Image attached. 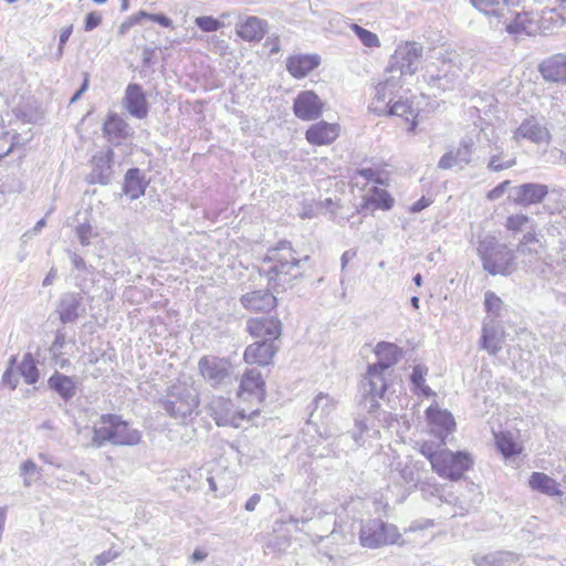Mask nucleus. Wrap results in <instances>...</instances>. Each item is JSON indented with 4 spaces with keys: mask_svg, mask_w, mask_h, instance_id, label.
I'll return each mask as SVG.
<instances>
[{
    "mask_svg": "<svg viewBox=\"0 0 566 566\" xmlns=\"http://www.w3.org/2000/svg\"><path fill=\"white\" fill-rule=\"evenodd\" d=\"M418 450L429 460L433 472L450 481L460 480L474 463L472 454L467 451L437 450L433 443L428 441L418 443Z\"/></svg>",
    "mask_w": 566,
    "mask_h": 566,
    "instance_id": "obj_1",
    "label": "nucleus"
},
{
    "mask_svg": "<svg viewBox=\"0 0 566 566\" xmlns=\"http://www.w3.org/2000/svg\"><path fill=\"white\" fill-rule=\"evenodd\" d=\"M262 270L268 276L269 285L274 291L285 290L286 285L300 275L298 259L291 245L282 242L269 251Z\"/></svg>",
    "mask_w": 566,
    "mask_h": 566,
    "instance_id": "obj_2",
    "label": "nucleus"
},
{
    "mask_svg": "<svg viewBox=\"0 0 566 566\" xmlns=\"http://www.w3.org/2000/svg\"><path fill=\"white\" fill-rule=\"evenodd\" d=\"M478 255L484 271L491 275L509 276L516 270L515 252L492 235L479 241Z\"/></svg>",
    "mask_w": 566,
    "mask_h": 566,
    "instance_id": "obj_3",
    "label": "nucleus"
},
{
    "mask_svg": "<svg viewBox=\"0 0 566 566\" xmlns=\"http://www.w3.org/2000/svg\"><path fill=\"white\" fill-rule=\"evenodd\" d=\"M423 54V46L416 41H402L397 44L389 57L387 72L398 71V77L417 73Z\"/></svg>",
    "mask_w": 566,
    "mask_h": 566,
    "instance_id": "obj_4",
    "label": "nucleus"
},
{
    "mask_svg": "<svg viewBox=\"0 0 566 566\" xmlns=\"http://www.w3.org/2000/svg\"><path fill=\"white\" fill-rule=\"evenodd\" d=\"M400 538L398 528L381 520H369L365 522L359 532V543L367 548L397 544Z\"/></svg>",
    "mask_w": 566,
    "mask_h": 566,
    "instance_id": "obj_5",
    "label": "nucleus"
},
{
    "mask_svg": "<svg viewBox=\"0 0 566 566\" xmlns=\"http://www.w3.org/2000/svg\"><path fill=\"white\" fill-rule=\"evenodd\" d=\"M402 87L400 77L389 75L379 81L374 88V96L369 103L368 109L378 115L384 116L388 113L389 107L397 99V94Z\"/></svg>",
    "mask_w": 566,
    "mask_h": 566,
    "instance_id": "obj_6",
    "label": "nucleus"
},
{
    "mask_svg": "<svg viewBox=\"0 0 566 566\" xmlns=\"http://www.w3.org/2000/svg\"><path fill=\"white\" fill-rule=\"evenodd\" d=\"M198 406L197 396L185 386H174L164 402L165 410L175 419L185 420Z\"/></svg>",
    "mask_w": 566,
    "mask_h": 566,
    "instance_id": "obj_7",
    "label": "nucleus"
},
{
    "mask_svg": "<svg viewBox=\"0 0 566 566\" xmlns=\"http://www.w3.org/2000/svg\"><path fill=\"white\" fill-rule=\"evenodd\" d=\"M492 28L504 30L513 36H535L538 34L539 27L536 24V14L528 11L513 12L502 18L499 24H492Z\"/></svg>",
    "mask_w": 566,
    "mask_h": 566,
    "instance_id": "obj_8",
    "label": "nucleus"
},
{
    "mask_svg": "<svg viewBox=\"0 0 566 566\" xmlns=\"http://www.w3.org/2000/svg\"><path fill=\"white\" fill-rule=\"evenodd\" d=\"M324 106V102L314 91L306 90L295 96L293 113L301 120H315L322 116Z\"/></svg>",
    "mask_w": 566,
    "mask_h": 566,
    "instance_id": "obj_9",
    "label": "nucleus"
},
{
    "mask_svg": "<svg viewBox=\"0 0 566 566\" xmlns=\"http://www.w3.org/2000/svg\"><path fill=\"white\" fill-rule=\"evenodd\" d=\"M426 419L430 432L441 440V444H444L446 437L455 429L452 413L439 407L438 403H432L426 410Z\"/></svg>",
    "mask_w": 566,
    "mask_h": 566,
    "instance_id": "obj_10",
    "label": "nucleus"
},
{
    "mask_svg": "<svg viewBox=\"0 0 566 566\" xmlns=\"http://www.w3.org/2000/svg\"><path fill=\"white\" fill-rule=\"evenodd\" d=\"M238 397L242 401L260 405L265 398V384L256 369H248L240 380Z\"/></svg>",
    "mask_w": 566,
    "mask_h": 566,
    "instance_id": "obj_11",
    "label": "nucleus"
},
{
    "mask_svg": "<svg viewBox=\"0 0 566 566\" xmlns=\"http://www.w3.org/2000/svg\"><path fill=\"white\" fill-rule=\"evenodd\" d=\"M385 116L399 117L405 123L407 133L415 135L419 123L420 108L413 98L399 96Z\"/></svg>",
    "mask_w": 566,
    "mask_h": 566,
    "instance_id": "obj_12",
    "label": "nucleus"
},
{
    "mask_svg": "<svg viewBox=\"0 0 566 566\" xmlns=\"http://www.w3.org/2000/svg\"><path fill=\"white\" fill-rule=\"evenodd\" d=\"M392 371L385 370L380 366L369 365L361 380V390L364 395L373 399L382 398L389 386V379Z\"/></svg>",
    "mask_w": 566,
    "mask_h": 566,
    "instance_id": "obj_13",
    "label": "nucleus"
},
{
    "mask_svg": "<svg viewBox=\"0 0 566 566\" xmlns=\"http://www.w3.org/2000/svg\"><path fill=\"white\" fill-rule=\"evenodd\" d=\"M395 206V198L384 186L371 185L365 190L361 202L358 207L359 212H374L376 210L388 211Z\"/></svg>",
    "mask_w": 566,
    "mask_h": 566,
    "instance_id": "obj_14",
    "label": "nucleus"
},
{
    "mask_svg": "<svg viewBox=\"0 0 566 566\" xmlns=\"http://www.w3.org/2000/svg\"><path fill=\"white\" fill-rule=\"evenodd\" d=\"M200 374L212 386L221 384L231 374V363L228 359L206 356L198 364Z\"/></svg>",
    "mask_w": 566,
    "mask_h": 566,
    "instance_id": "obj_15",
    "label": "nucleus"
},
{
    "mask_svg": "<svg viewBox=\"0 0 566 566\" xmlns=\"http://www.w3.org/2000/svg\"><path fill=\"white\" fill-rule=\"evenodd\" d=\"M505 336V329L500 321L483 319L480 347L490 355H495L502 349Z\"/></svg>",
    "mask_w": 566,
    "mask_h": 566,
    "instance_id": "obj_16",
    "label": "nucleus"
},
{
    "mask_svg": "<svg viewBox=\"0 0 566 566\" xmlns=\"http://www.w3.org/2000/svg\"><path fill=\"white\" fill-rule=\"evenodd\" d=\"M113 422L114 416L107 415L102 417L101 423L98 426H95L94 428L86 427L82 430H78L81 443L84 447L98 448L106 441L112 442Z\"/></svg>",
    "mask_w": 566,
    "mask_h": 566,
    "instance_id": "obj_17",
    "label": "nucleus"
},
{
    "mask_svg": "<svg viewBox=\"0 0 566 566\" xmlns=\"http://www.w3.org/2000/svg\"><path fill=\"white\" fill-rule=\"evenodd\" d=\"M340 134V126L337 123L325 120L311 125L305 132V139L314 146L331 145Z\"/></svg>",
    "mask_w": 566,
    "mask_h": 566,
    "instance_id": "obj_18",
    "label": "nucleus"
},
{
    "mask_svg": "<svg viewBox=\"0 0 566 566\" xmlns=\"http://www.w3.org/2000/svg\"><path fill=\"white\" fill-rule=\"evenodd\" d=\"M548 193V187L543 184L527 182L513 188L510 199L521 206L542 202Z\"/></svg>",
    "mask_w": 566,
    "mask_h": 566,
    "instance_id": "obj_19",
    "label": "nucleus"
},
{
    "mask_svg": "<svg viewBox=\"0 0 566 566\" xmlns=\"http://www.w3.org/2000/svg\"><path fill=\"white\" fill-rule=\"evenodd\" d=\"M474 143L472 139H462L455 149L447 151L439 160L438 166L441 169L453 167L463 168L472 160Z\"/></svg>",
    "mask_w": 566,
    "mask_h": 566,
    "instance_id": "obj_20",
    "label": "nucleus"
},
{
    "mask_svg": "<svg viewBox=\"0 0 566 566\" xmlns=\"http://www.w3.org/2000/svg\"><path fill=\"white\" fill-rule=\"evenodd\" d=\"M113 150H102L97 153L92 159V171L87 176L90 184L106 185L109 182L112 177V161Z\"/></svg>",
    "mask_w": 566,
    "mask_h": 566,
    "instance_id": "obj_21",
    "label": "nucleus"
},
{
    "mask_svg": "<svg viewBox=\"0 0 566 566\" xmlns=\"http://www.w3.org/2000/svg\"><path fill=\"white\" fill-rule=\"evenodd\" d=\"M248 329L255 338L273 342L282 332V324L277 318H253L248 322Z\"/></svg>",
    "mask_w": 566,
    "mask_h": 566,
    "instance_id": "obj_22",
    "label": "nucleus"
},
{
    "mask_svg": "<svg viewBox=\"0 0 566 566\" xmlns=\"http://www.w3.org/2000/svg\"><path fill=\"white\" fill-rule=\"evenodd\" d=\"M276 353L273 342L260 340L249 345L244 352V361L250 365L266 366Z\"/></svg>",
    "mask_w": 566,
    "mask_h": 566,
    "instance_id": "obj_23",
    "label": "nucleus"
},
{
    "mask_svg": "<svg viewBox=\"0 0 566 566\" xmlns=\"http://www.w3.org/2000/svg\"><path fill=\"white\" fill-rule=\"evenodd\" d=\"M321 63L318 54H294L286 59V70L294 78H303Z\"/></svg>",
    "mask_w": 566,
    "mask_h": 566,
    "instance_id": "obj_24",
    "label": "nucleus"
},
{
    "mask_svg": "<svg viewBox=\"0 0 566 566\" xmlns=\"http://www.w3.org/2000/svg\"><path fill=\"white\" fill-rule=\"evenodd\" d=\"M523 138L536 144L548 143L551 134L546 127L539 125L534 118H527L513 133L515 142Z\"/></svg>",
    "mask_w": 566,
    "mask_h": 566,
    "instance_id": "obj_25",
    "label": "nucleus"
},
{
    "mask_svg": "<svg viewBox=\"0 0 566 566\" xmlns=\"http://www.w3.org/2000/svg\"><path fill=\"white\" fill-rule=\"evenodd\" d=\"M470 3L489 18L491 27L510 13V0H470Z\"/></svg>",
    "mask_w": 566,
    "mask_h": 566,
    "instance_id": "obj_26",
    "label": "nucleus"
},
{
    "mask_svg": "<svg viewBox=\"0 0 566 566\" xmlns=\"http://www.w3.org/2000/svg\"><path fill=\"white\" fill-rule=\"evenodd\" d=\"M539 73L548 82H566V54H554L538 66Z\"/></svg>",
    "mask_w": 566,
    "mask_h": 566,
    "instance_id": "obj_27",
    "label": "nucleus"
},
{
    "mask_svg": "<svg viewBox=\"0 0 566 566\" xmlns=\"http://www.w3.org/2000/svg\"><path fill=\"white\" fill-rule=\"evenodd\" d=\"M390 468L392 471H397L400 478L406 483H415L418 484L420 481V474L424 470V464L420 461H416L411 458H407L405 461H401L398 455H392V461L390 462Z\"/></svg>",
    "mask_w": 566,
    "mask_h": 566,
    "instance_id": "obj_28",
    "label": "nucleus"
},
{
    "mask_svg": "<svg viewBox=\"0 0 566 566\" xmlns=\"http://www.w3.org/2000/svg\"><path fill=\"white\" fill-rule=\"evenodd\" d=\"M235 32L244 41L258 42L266 33V22L256 17H248L237 24Z\"/></svg>",
    "mask_w": 566,
    "mask_h": 566,
    "instance_id": "obj_29",
    "label": "nucleus"
},
{
    "mask_svg": "<svg viewBox=\"0 0 566 566\" xmlns=\"http://www.w3.org/2000/svg\"><path fill=\"white\" fill-rule=\"evenodd\" d=\"M142 440V432L114 416L112 443L118 446H136Z\"/></svg>",
    "mask_w": 566,
    "mask_h": 566,
    "instance_id": "obj_30",
    "label": "nucleus"
},
{
    "mask_svg": "<svg viewBox=\"0 0 566 566\" xmlns=\"http://www.w3.org/2000/svg\"><path fill=\"white\" fill-rule=\"evenodd\" d=\"M241 304L252 312H269L276 306V298L271 293L259 290L242 295Z\"/></svg>",
    "mask_w": 566,
    "mask_h": 566,
    "instance_id": "obj_31",
    "label": "nucleus"
},
{
    "mask_svg": "<svg viewBox=\"0 0 566 566\" xmlns=\"http://www.w3.org/2000/svg\"><path fill=\"white\" fill-rule=\"evenodd\" d=\"M125 105L130 115L144 118L147 115V102L142 87L129 84L126 88Z\"/></svg>",
    "mask_w": 566,
    "mask_h": 566,
    "instance_id": "obj_32",
    "label": "nucleus"
},
{
    "mask_svg": "<svg viewBox=\"0 0 566 566\" xmlns=\"http://www.w3.org/2000/svg\"><path fill=\"white\" fill-rule=\"evenodd\" d=\"M374 353L377 357V363L371 366H380L388 371H392L391 367L398 363L401 356L400 348L396 344L388 342L378 343Z\"/></svg>",
    "mask_w": 566,
    "mask_h": 566,
    "instance_id": "obj_33",
    "label": "nucleus"
},
{
    "mask_svg": "<svg viewBox=\"0 0 566 566\" xmlns=\"http://www.w3.org/2000/svg\"><path fill=\"white\" fill-rule=\"evenodd\" d=\"M231 403L226 400L214 402L213 415L218 426H231L238 428L241 421L247 418L244 411L237 412L230 410Z\"/></svg>",
    "mask_w": 566,
    "mask_h": 566,
    "instance_id": "obj_34",
    "label": "nucleus"
},
{
    "mask_svg": "<svg viewBox=\"0 0 566 566\" xmlns=\"http://www.w3.org/2000/svg\"><path fill=\"white\" fill-rule=\"evenodd\" d=\"M103 133L109 142H119L130 135V128L120 116L111 112L104 122Z\"/></svg>",
    "mask_w": 566,
    "mask_h": 566,
    "instance_id": "obj_35",
    "label": "nucleus"
},
{
    "mask_svg": "<svg viewBox=\"0 0 566 566\" xmlns=\"http://www.w3.org/2000/svg\"><path fill=\"white\" fill-rule=\"evenodd\" d=\"M82 306V297L75 293L64 294L59 303L57 313L63 324L73 323L78 317V310Z\"/></svg>",
    "mask_w": 566,
    "mask_h": 566,
    "instance_id": "obj_36",
    "label": "nucleus"
},
{
    "mask_svg": "<svg viewBox=\"0 0 566 566\" xmlns=\"http://www.w3.org/2000/svg\"><path fill=\"white\" fill-rule=\"evenodd\" d=\"M50 389L59 394L64 400L71 399L76 392V381L73 377L55 371L48 380Z\"/></svg>",
    "mask_w": 566,
    "mask_h": 566,
    "instance_id": "obj_37",
    "label": "nucleus"
},
{
    "mask_svg": "<svg viewBox=\"0 0 566 566\" xmlns=\"http://www.w3.org/2000/svg\"><path fill=\"white\" fill-rule=\"evenodd\" d=\"M528 484L533 491L541 492L548 496L562 495L558 483L545 473L533 472L530 476Z\"/></svg>",
    "mask_w": 566,
    "mask_h": 566,
    "instance_id": "obj_38",
    "label": "nucleus"
},
{
    "mask_svg": "<svg viewBox=\"0 0 566 566\" xmlns=\"http://www.w3.org/2000/svg\"><path fill=\"white\" fill-rule=\"evenodd\" d=\"M566 23V17L557 8L545 9L539 15L536 14V24L539 27L538 34L553 31Z\"/></svg>",
    "mask_w": 566,
    "mask_h": 566,
    "instance_id": "obj_39",
    "label": "nucleus"
},
{
    "mask_svg": "<svg viewBox=\"0 0 566 566\" xmlns=\"http://www.w3.org/2000/svg\"><path fill=\"white\" fill-rule=\"evenodd\" d=\"M147 181L137 168L129 169L125 176L124 192L132 199H138L144 195Z\"/></svg>",
    "mask_w": 566,
    "mask_h": 566,
    "instance_id": "obj_40",
    "label": "nucleus"
},
{
    "mask_svg": "<svg viewBox=\"0 0 566 566\" xmlns=\"http://www.w3.org/2000/svg\"><path fill=\"white\" fill-rule=\"evenodd\" d=\"M336 400L326 395L318 394L313 400V409L310 415L312 422H323L335 409Z\"/></svg>",
    "mask_w": 566,
    "mask_h": 566,
    "instance_id": "obj_41",
    "label": "nucleus"
},
{
    "mask_svg": "<svg viewBox=\"0 0 566 566\" xmlns=\"http://www.w3.org/2000/svg\"><path fill=\"white\" fill-rule=\"evenodd\" d=\"M352 434L358 446H366L370 440L378 439L379 431L370 419H357Z\"/></svg>",
    "mask_w": 566,
    "mask_h": 566,
    "instance_id": "obj_42",
    "label": "nucleus"
},
{
    "mask_svg": "<svg viewBox=\"0 0 566 566\" xmlns=\"http://www.w3.org/2000/svg\"><path fill=\"white\" fill-rule=\"evenodd\" d=\"M428 368L424 365L418 364L413 367L410 375V381L413 386L412 391L416 395H422L426 397L434 396V392L426 385V377Z\"/></svg>",
    "mask_w": 566,
    "mask_h": 566,
    "instance_id": "obj_43",
    "label": "nucleus"
},
{
    "mask_svg": "<svg viewBox=\"0 0 566 566\" xmlns=\"http://www.w3.org/2000/svg\"><path fill=\"white\" fill-rule=\"evenodd\" d=\"M65 344V334L62 331H57L55 338L50 346V354L51 360L59 368H65L70 364V360L65 357V353L63 352Z\"/></svg>",
    "mask_w": 566,
    "mask_h": 566,
    "instance_id": "obj_44",
    "label": "nucleus"
},
{
    "mask_svg": "<svg viewBox=\"0 0 566 566\" xmlns=\"http://www.w3.org/2000/svg\"><path fill=\"white\" fill-rule=\"evenodd\" d=\"M356 175L376 186H387L389 184V172L378 166L358 168Z\"/></svg>",
    "mask_w": 566,
    "mask_h": 566,
    "instance_id": "obj_45",
    "label": "nucleus"
},
{
    "mask_svg": "<svg viewBox=\"0 0 566 566\" xmlns=\"http://www.w3.org/2000/svg\"><path fill=\"white\" fill-rule=\"evenodd\" d=\"M484 310L486 312V316L483 319H496L502 316L504 310V303L494 292L486 291L484 293L483 301Z\"/></svg>",
    "mask_w": 566,
    "mask_h": 566,
    "instance_id": "obj_46",
    "label": "nucleus"
},
{
    "mask_svg": "<svg viewBox=\"0 0 566 566\" xmlns=\"http://www.w3.org/2000/svg\"><path fill=\"white\" fill-rule=\"evenodd\" d=\"M495 442L500 452L505 457H512L522 452V446L516 442L509 432H500L495 436Z\"/></svg>",
    "mask_w": 566,
    "mask_h": 566,
    "instance_id": "obj_47",
    "label": "nucleus"
},
{
    "mask_svg": "<svg viewBox=\"0 0 566 566\" xmlns=\"http://www.w3.org/2000/svg\"><path fill=\"white\" fill-rule=\"evenodd\" d=\"M18 370L24 381L29 385H34L39 380L40 373L31 354H25L22 357V360L18 366Z\"/></svg>",
    "mask_w": 566,
    "mask_h": 566,
    "instance_id": "obj_48",
    "label": "nucleus"
},
{
    "mask_svg": "<svg viewBox=\"0 0 566 566\" xmlns=\"http://www.w3.org/2000/svg\"><path fill=\"white\" fill-rule=\"evenodd\" d=\"M349 29L355 33L363 46L369 50H377L381 46L380 39L376 33L360 27L357 23H352Z\"/></svg>",
    "mask_w": 566,
    "mask_h": 566,
    "instance_id": "obj_49",
    "label": "nucleus"
},
{
    "mask_svg": "<svg viewBox=\"0 0 566 566\" xmlns=\"http://www.w3.org/2000/svg\"><path fill=\"white\" fill-rule=\"evenodd\" d=\"M229 13H222L220 18H213L211 15H201L195 19L196 25L202 32H216L224 27V22L222 19L228 18Z\"/></svg>",
    "mask_w": 566,
    "mask_h": 566,
    "instance_id": "obj_50",
    "label": "nucleus"
},
{
    "mask_svg": "<svg viewBox=\"0 0 566 566\" xmlns=\"http://www.w3.org/2000/svg\"><path fill=\"white\" fill-rule=\"evenodd\" d=\"M20 475L24 486H31L40 478V468L32 460H25L20 465Z\"/></svg>",
    "mask_w": 566,
    "mask_h": 566,
    "instance_id": "obj_51",
    "label": "nucleus"
},
{
    "mask_svg": "<svg viewBox=\"0 0 566 566\" xmlns=\"http://www.w3.org/2000/svg\"><path fill=\"white\" fill-rule=\"evenodd\" d=\"M495 154H492L490 156L488 168L492 171H501L504 169H509L516 164V159L514 157H511L506 160H503V153L499 151V147L495 146Z\"/></svg>",
    "mask_w": 566,
    "mask_h": 566,
    "instance_id": "obj_52",
    "label": "nucleus"
},
{
    "mask_svg": "<svg viewBox=\"0 0 566 566\" xmlns=\"http://www.w3.org/2000/svg\"><path fill=\"white\" fill-rule=\"evenodd\" d=\"M532 224L531 219L523 213H515L510 217H507L505 227L507 230L513 232H521L525 229H528V227Z\"/></svg>",
    "mask_w": 566,
    "mask_h": 566,
    "instance_id": "obj_53",
    "label": "nucleus"
},
{
    "mask_svg": "<svg viewBox=\"0 0 566 566\" xmlns=\"http://www.w3.org/2000/svg\"><path fill=\"white\" fill-rule=\"evenodd\" d=\"M143 18H146V19H149L154 22H157L158 24L165 27V28H170L172 25V22L169 18H167L166 15L164 14H155V13H147L145 11H139L137 14H135L134 17H132V22L133 23H139L140 22V19Z\"/></svg>",
    "mask_w": 566,
    "mask_h": 566,
    "instance_id": "obj_54",
    "label": "nucleus"
},
{
    "mask_svg": "<svg viewBox=\"0 0 566 566\" xmlns=\"http://www.w3.org/2000/svg\"><path fill=\"white\" fill-rule=\"evenodd\" d=\"M416 486L419 488L424 497H440L442 493V488L431 480L420 481Z\"/></svg>",
    "mask_w": 566,
    "mask_h": 566,
    "instance_id": "obj_55",
    "label": "nucleus"
},
{
    "mask_svg": "<svg viewBox=\"0 0 566 566\" xmlns=\"http://www.w3.org/2000/svg\"><path fill=\"white\" fill-rule=\"evenodd\" d=\"M76 237L82 245H88L91 240L97 235L93 227L88 223H83L75 229Z\"/></svg>",
    "mask_w": 566,
    "mask_h": 566,
    "instance_id": "obj_56",
    "label": "nucleus"
},
{
    "mask_svg": "<svg viewBox=\"0 0 566 566\" xmlns=\"http://www.w3.org/2000/svg\"><path fill=\"white\" fill-rule=\"evenodd\" d=\"M499 566H517L522 560V556L513 552H497Z\"/></svg>",
    "mask_w": 566,
    "mask_h": 566,
    "instance_id": "obj_57",
    "label": "nucleus"
},
{
    "mask_svg": "<svg viewBox=\"0 0 566 566\" xmlns=\"http://www.w3.org/2000/svg\"><path fill=\"white\" fill-rule=\"evenodd\" d=\"M476 566H499L497 552L476 554L473 557Z\"/></svg>",
    "mask_w": 566,
    "mask_h": 566,
    "instance_id": "obj_58",
    "label": "nucleus"
},
{
    "mask_svg": "<svg viewBox=\"0 0 566 566\" xmlns=\"http://www.w3.org/2000/svg\"><path fill=\"white\" fill-rule=\"evenodd\" d=\"M537 242H538V238H537V234L535 232V227L533 224H531L528 227V231L521 239V241H520V243L517 245V251L521 254H525L526 253L525 247L530 245L532 243H537Z\"/></svg>",
    "mask_w": 566,
    "mask_h": 566,
    "instance_id": "obj_59",
    "label": "nucleus"
},
{
    "mask_svg": "<svg viewBox=\"0 0 566 566\" xmlns=\"http://www.w3.org/2000/svg\"><path fill=\"white\" fill-rule=\"evenodd\" d=\"M322 213L328 214L331 219L335 220L336 212L339 209V203L331 198L318 201Z\"/></svg>",
    "mask_w": 566,
    "mask_h": 566,
    "instance_id": "obj_60",
    "label": "nucleus"
},
{
    "mask_svg": "<svg viewBox=\"0 0 566 566\" xmlns=\"http://www.w3.org/2000/svg\"><path fill=\"white\" fill-rule=\"evenodd\" d=\"M72 32H73L72 25H67L61 30L60 36H59V48H57V52H56V60L62 59L63 53H64V45L69 41Z\"/></svg>",
    "mask_w": 566,
    "mask_h": 566,
    "instance_id": "obj_61",
    "label": "nucleus"
},
{
    "mask_svg": "<svg viewBox=\"0 0 566 566\" xmlns=\"http://www.w3.org/2000/svg\"><path fill=\"white\" fill-rule=\"evenodd\" d=\"M119 556V553L113 549L105 551L95 556L94 563L96 566H104Z\"/></svg>",
    "mask_w": 566,
    "mask_h": 566,
    "instance_id": "obj_62",
    "label": "nucleus"
},
{
    "mask_svg": "<svg viewBox=\"0 0 566 566\" xmlns=\"http://www.w3.org/2000/svg\"><path fill=\"white\" fill-rule=\"evenodd\" d=\"M1 381L3 385L8 386L10 389H15L18 384H19V379L14 373V370L12 369V367H9L2 375V378H1Z\"/></svg>",
    "mask_w": 566,
    "mask_h": 566,
    "instance_id": "obj_63",
    "label": "nucleus"
},
{
    "mask_svg": "<svg viewBox=\"0 0 566 566\" xmlns=\"http://www.w3.org/2000/svg\"><path fill=\"white\" fill-rule=\"evenodd\" d=\"M102 22V15L97 12H90L85 18V31H92Z\"/></svg>",
    "mask_w": 566,
    "mask_h": 566,
    "instance_id": "obj_64",
    "label": "nucleus"
}]
</instances>
